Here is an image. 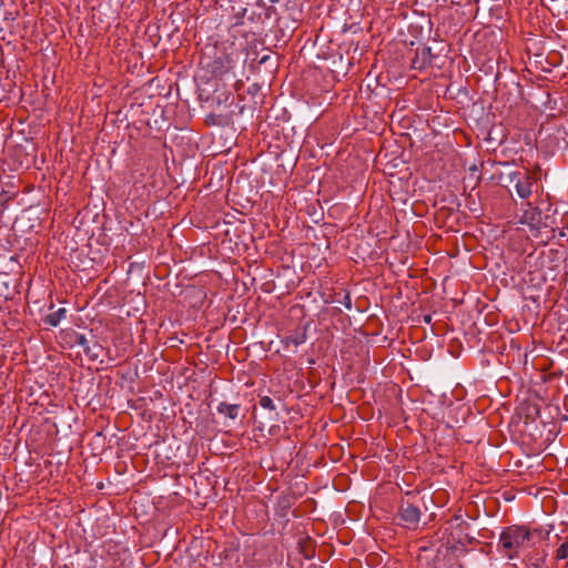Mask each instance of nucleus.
Returning <instances> with one entry per match:
<instances>
[{"label":"nucleus","mask_w":568,"mask_h":568,"mask_svg":"<svg viewBox=\"0 0 568 568\" xmlns=\"http://www.w3.org/2000/svg\"><path fill=\"white\" fill-rule=\"evenodd\" d=\"M532 536L530 530L525 526H509L506 527L499 536V545L501 546L505 556L509 559L519 557L520 552L528 549Z\"/></svg>","instance_id":"obj_1"},{"label":"nucleus","mask_w":568,"mask_h":568,"mask_svg":"<svg viewBox=\"0 0 568 568\" xmlns=\"http://www.w3.org/2000/svg\"><path fill=\"white\" fill-rule=\"evenodd\" d=\"M420 509L410 501L409 498H403L397 511L399 525L408 529H416L420 521Z\"/></svg>","instance_id":"obj_2"},{"label":"nucleus","mask_w":568,"mask_h":568,"mask_svg":"<svg viewBox=\"0 0 568 568\" xmlns=\"http://www.w3.org/2000/svg\"><path fill=\"white\" fill-rule=\"evenodd\" d=\"M508 176L510 182L515 183V190L520 199L526 200L532 194L536 181L529 174L511 172Z\"/></svg>","instance_id":"obj_3"},{"label":"nucleus","mask_w":568,"mask_h":568,"mask_svg":"<svg viewBox=\"0 0 568 568\" xmlns=\"http://www.w3.org/2000/svg\"><path fill=\"white\" fill-rule=\"evenodd\" d=\"M433 60L432 49L429 47L418 48L415 52V57L412 60L410 67L414 70L422 71L426 69Z\"/></svg>","instance_id":"obj_4"},{"label":"nucleus","mask_w":568,"mask_h":568,"mask_svg":"<svg viewBox=\"0 0 568 568\" xmlns=\"http://www.w3.org/2000/svg\"><path fill=\"white\" fill-rule=\"evenodd\" d=\"M77 344L82 347L84 354L92 361H95L100 357V353L102 347L94 343L90 345V342L87 339L84 335H79L77 338Z\"/></svg>","instance_id":"obj_5"},{"label":"nucleus","mask_w":568,"mask_h":568,"mask_svg":"<svg viewBox=\"0 0 568 568\" xmlns=\"http://www.w3.org/2000/svg\"><path fill=\"white\" fill-rule=\"evenodd\" d=\"M216 410L219 414L225 416L231 420H235L239 418L241 414V405L240 404H229L226 402H221L216 406Z\"/></svg>","instance_id":"obj_6"},{"label":"nucleus","mask_w":568,"mask_h":568,"mask_svg":"<svg viewBox=\"0 0 568 568\" xmlns=\"http://www.w3.org/2000/svg\"><path fill=\"white\" fill-rule=\"evenodd\" d=\"M67 310L65 308H59L50 314H48L44 317V323L48 324L51 327H57L61 321L65 317Z\"/></svg>","instance_id":"obj_7"},{"label":"nucleus","mask_w":568,"mask_h":568,"mask_svg":"<svg viewBox=\"0 0 568 568\" xmlns=\"http://www.w3.org/2000/svg\"><path fill=\"white\" fill-rule=\"evenodd\" d=\"M260 405H261V407H263L265 409L274 410V412L276 410L273 399L268 396H262L260 398Z\"/></svg>","instance_id":"obj_8"},{"label":"nucleus","mask_w":568,"mask_h":568,"mask_svg":"<svg viewBox=\"0 0 568 568\" xmlns=\"http://www.w3.org/2000/svg\"><path fill=\"white\" fill-rule=\"evenodd\" d=\"M556 558L558 560L567 559L568 558V541L560 545V547L557 549Z\"/></svg>","instance_id":"obj_9"},{"label":"nucleus","mask_w":568,"mask_h":568,"mask_svg":"<svg viewBox=\"0 0 568 568\" xmlns=\"http://www.w3.org/2000/svg\"><path fill=\"white\" fill-rule=\"evenodd\" d=\"M544 564V557L530 558L527 568H540Z\"/></svg>","instance_id":"obj_10"},{"label":"nucleus","mask_w":568,"mask_h":568,"mask_svg":"<svg viewBox=\"0 0 568 568\" xmlns=\"http://www.w3.org/2000/svg\"><path fill=\"white\" fill-rule=\"evenodd\" d=\"M341 304H343L347 310L352 308V300L349 293H345L344 296L338 300Z\"/></svg>","instance_id":"obj_11"},{"label":"nucleus","mask_w":568,"mask_h":568,"mask_svg":"<svg viewBox=\"0 0 568 568\" xmlns=\"http://www.w3.org/2000/svg\"><path fill=\"white\" fill-rule=\"evenodd\" d=\"M305 342V338L304 336H291L287 338V343H291L293 344L295 347H297L298 345L303 344Z\"/></svg>","instance_id":"obj_12"},{"label":"nucleus","mask_w":568,"mask_h":568,"mask_svg":"<svg viewBox=\"0 0 568 568\" xmlns=\"http://www.w3.org/2000/svg\"><path fill=\"white\" fill-rule=\"evenodd\" d=\"M424 322L429 324L432 322V316L430 315H425L424 316Z\"/></svg>","instance_id":"obj_13"}]
</instances>
